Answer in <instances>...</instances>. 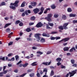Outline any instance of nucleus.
<instances>
[{"instance_id":"obj_1","label":"nucleus","mask_w":77,"mask_h":77,"mask_svg":"<svg viewBox=\"0 0 77 77\" xmlns=\"http://www.w3.org/2000/svg\"><path fill=\"white\" fill-rule=\"evenodd\" d=\"M71 72H69V75H70L69 76L70 77L74 76V74H75L77 73V69H76L72 71H71Z\"/></svg>"},{"instance_id":"obj_2","label":"nucleus","mask_w":77,"mask_h":77,"mask_svg":"<svg viewBox=\"0 0 77 77\" xmlns=\"http://www.w3.org/2000/svg\"><path fill=\"white\" fill-rule=\"evenodd\" d=\"M52 17V14H49L47 17H46L45 18V19L47 20L48 21L50 22L51 21V17Z\"/></svg>"},{"instance_id":"obj_3","label":"nucleus","mask_w":77,"mask_h":77,"mask_svg":"<svg viewBox=\"0 0 77 77\" xmlns=\"http://www.w3.org/2000/svg\"><path fill=\"white\" fill-rule=\"evenodd\" d=\"M41 34L39 33H36L35 34L34 36L37 39H38V40H40L41 38L39 36H40Z\"/></svg>"},{"instance_id":"obj_4","label":"nucleus","mask_w":77,"mask_h":77,"mask_svg":"<svg viewBox=\"0 0 77 77\" xmlns=\"http://www.w3.org/2000/svg\"><path fill=\"white\" fill-rule=\"evenodd\" d=\"M69 40V38H65L63 39H62L61 40H60L59 42L60 43L61 42H62V41H64V42H66L67 41H68Z\"/></svg>"},{"instance_id":"obj_5","label":"nucleus","mask_w":77,"mask_h":77,"mask_svg":"<svg viewBox=\"0 0 77 77\" xmlns=\"http://www.w3.org/2000/svg\"><path fill=\"white\" fill-rule=\"evenodd\" d=\"M33 12H34L35 14H36L39 12V10L38 8H36L33 10Z\"/></svg>"},{"instance_id":"obj_6","label":"nucleus","mask_w":77,"mask_h":77,"mask_svg":"<svg viewBox=\"0 0 77 77\" xmlns=\"http://www.w3.org/2000/svg\"><path fill=\"white\" fill-rule=\"evenodd\" d=\"M42 26V24L40 22L38 23L36 26V27H37V28L41 27Z\"/></svg>"},{"instance_id":"obj_7","label":"nucleus","mask_w":77,"mask_h":77,"mask_svg":"<svg viewBox=\"0 0 77 77\" xmlns=\"http://www.w3.org/2000/svg\"><path fill=\"white\" fill-rule=\"evenodd\" d=\"M20 1L19 0H17L15 1L14 2V5H15V7H18V3H19Z\"/></svg>"},{"instance_id":"obj_8","label":"nucleus","mask_w":77,"mask_h":77,"mask_svg":"<svg viewBox=\"0 0 77 77\" xmlns=\"http://www.w3.org/2000/svg\"><path fill=\"white\" fill-rule=\"evenodd\" d=\"M43 36H45V37H50V35L48 34H46L44 32L42 34Z\"/></svg>"},{"instance_id":"obj_9","label":"nucleus","mask_w":77,"mask_h":77,"mask_svg":"<svg viewBox=\"0 0 77 77\" xmlns=\"http://www.w3.org/2000/svg\"><path fill=\"white\" fill-rule=\"evenodd\" d=\"M6 3L4 2H1V4H0V6L1 7L2 6H6Z\"/></svg>"},{"instance_id":"obj_10","label":"nucleus","mask_w":77,"mask_h":77,"mask_svg":"<svg viewBox=\"0 0 77 77\" xmlns=\"http://www.w3.org/2000/svg\"><path fill=\"white\" fill-rule=\"evenodd\" d=\"M62 18L63 20H66L67 18L66 16L65 15H63L62 16Z\"/></svg>"},{"instance_id":"obj_11","label":"nucleus","mask_w":77,"mask_h":77,"mask_svg":"<svg viewBox=\"0 0 77 77\" xmlns=\"http://www.w3.org/2000/svg\"><path fill=\"white\" fill-rule=\"evenodd\" d=\"M69 48L68 47H65L63 48V50L64 51H68Z\"/></svg>"},{"instance_id":"obj_12","label":"nucleus","mask_w":77,"mask_h":77,"mask_svg":"<svg viewBox=\"0 0 77 77\" xmlns=\"http://www.w3.org/2000/svg\"><path fill=\"white\" fill-rule=\"evenodd\" d=\"M50 11V9L49 8H47L45 10V11L44 13V14H47V11Z\"/></svg>"},{"instance_id":"obj_13","label":"nucleus","mask_w":77,"mask_h":77,"mask_svg":"<svg viewBox=\"0 0 77 77\" xmlns=\"http://www.w3.org/2000/svg\"><path fill=\"white\" fill-rule=\"evenodd\" d=\"M56 60L58 62H60L62 60V59L60 57H58L56 59Z\"/></svg>"},{"instance_id":"obj_14","label":"nucleus","mask_w":77,"mask_h":77,"mask_svg":"<svg viewBox=\"0 0 77 77\" xmlns=\"http://www.w3.org/2000/svg\"><path fill=\"white\" fill-rule=\"evenodd\" d=\"M36 19V17H35V16H32L30 18V20L31 21H34V20H35V19Z\"/></svg>"},{"instance_id":"obj_15","label":"nucleus","mask_w":77,"mask_h":77,"mask_svg":"<svg viewBox=\"0 0 77 77\" xmlns=\"http://www.w3.org/2000/svg\"><path fill=\"white\" fill-rule=\"evenodd\" d=\"M73 50H75V47H72V48H71L69 50L70 52H72L73 51Z\"/></svg>"},{"instance_id":"obj_16","label":"nucleus","mask_w":77,"mask_h":77,"mask_svg":"<svg viewBox=\"0 0 77 77\" xmlns=\"http://www.w3.org/2000/svg\"><path fill=\"white\" fill-rule=\"evenodd\" d=\"M76 15L75 14H70L69 15L70 17H75Z\"/></svg>"},{"instance_id":"obj_17","label":"nucleus","mask_w":77,"mask_h":77,"mask_svg":"<svg viewBox=\"0 0 77 77\" xmlns=\"http://www.w3.org/2000/svg\"><path fill=\"white\" fill-rule=\"evenodd\" d=\"M51 7L52 9H55L56 8V7L54 4L52 5Z\"/></svg>"},{"instance_id":"obj_18","label":"nucleus","mask_w":77,"mask_h":77,"mask_svg":"<svg viewBox=\"0 0 77 77\" xmlns=\"http://www.w3.org/2000/svg\"><path fill=\"white\" fill-rule=\"evenodd\" d=\"M58 29L61 30H63V27L62 26H59L58 27Z\"/></svg>"},{"instance_id":"obj_19","label":"nucleus","mask_w":77,"mask_h":77,"mask_svg":"<svg viewBox=\"0 0 77 77\" xmlns=\"http://www.w3.org/2000/svg\"><path fill=\"white\" fill-rule=\"evenodd\" d=\"M45 41L44 38H42L40 40V42H42V43H43V42H45Z\"/></svg>"},{"instance_id":"obj_20","label":"nucleus","mask_w":77,"mask_h":77,"mask_svg":"<svg viewBox=\"0 0 77 77\" xmlns=\"http://www.w3.org/2000/svg\"><path fill=\"white\" fill-rule=\"evenodd\" d=\"M54 71H53V70H52L51 71V73L50 74V76H53V75H54Z\"/></svg>"},{"instance_id":"obj_21","label":"nucleus","mask_w":77,"mask_h":77,"mask_svg":"<svg viewBox=\"0 0 77 77\" xmlns=\"http://www.w3.org/2000/svg\"><path fill=\"white\" fill-rule=\"evenodd\" d=\"M31 4L32 6H36V2H34V3H31Z\"/></svg>"},{"instance_id":"obj_22","label":"nucleus","mask_w":77,"mask_h":77,"mask_svg":"<svg viewBox=\"0 0 77 77\" xmlns=\"http://www.w3.org/2000/svg\"><path fill=\"white\" fill-rule=\"evenodd\" d=\"M25 2H23L21 5V7H22V8L24 7V6H25Z\"/></svg>"},{"instance_id":"obj_23","label":"nucleus","mask_w":77,"mask_h":77,"mask_svg":"<svg viewBox=\"0 0 77 77\" xmlns=\"http://www.w3.org/2000/svg\"><path fill=\"white\" fill-rule=\"evenodd\" d=\"M67 11L68 12H72V10L71 8H68L67 9Z\"/></svg>"},{"instance_id":"obj_24","label":"nucleus","mask_w":77,"mask_h":77,"mask_svg":"<svg viewBox=\"0 0 77 77\" xmlns=\"http://www.w3.org/2000/svg\"><path fill=\"white\" fill-rule=\"evenodd\" d=\"M70 62L72 64H74V63H75V60L74 59L71 60Z\"/></svg>"},{"instance_id":"obj_25","label":"nucleus","mask_w":77,"mask_h":77,"mask_svg":"<svg viewBox=\"0 0 77 77\" xmlns=\"http://www.w3.org/2000/svg\"><path fill=\"white\" fill-rule=\"evenodd\" d=\"M42 65H45L46 66H47L48 65V62H43L42 63Z\"/></svg>"},{"instance_id":"obj_26","label":"nucleus","mask_w":77,"mask_h":77,"mask_svg":"<svg viewBox=\"0 0 77 77\" xmlns=\"http://www.w3.org/2000/svg\"><path fill=\"white\" fill-rule=\"evenodd\" d=\"M10 24H11V23L6 24L4 26L5 29V28H6V27H8V26H10Z\"/></svg>"},{"instance_id":"obj_27","label":"nucleus","mask_w":77,"mask_h":77,"mask_svg":"<svg viewBox=\"0 0 77 77\" xmlns=\"http://www.w3.org/2000/svg\"><path fill=\"white\" fill-rule=\"evenodd\" d=\"M26 31L27 32H29L31 31V29L30 28H28L26 29Z\"/></svg>"},{"instance_id":"obj_28","label":"nucleus","mask_w":77,"mask_h":77,"mask_svg":"<svg viewBox=\"0 0 77 77\" xmlns=\"http://www.w3.org/2000/svg\"><path fill=\"white\" fill-rule=\"evenodd\" d=\"M10 8H11V9H13V10H15V9H16V8L15 7L13 6H10Z\"/></svg>"},{"instance_id":"obj_29","label":"nucleus","mask_w":77,"mask_h":77,"mask_svg":"<svg viewBox=\"0 0 77 77\" xmlns=\"http://www.w3.org/2000/svg\"><path fill=\"white\" fill-rule=\"evenodd\" d=\"M15 57L16 58V61H18V59L19 58V56H18V55H17L15 56Z\"/></svg>"},{"instance_id":"obj_30","label":"nucleus","mask_w":77,"mask_h":77,"mask_svg":"<svg viewBox=\"0 0 77 77\" xmlns=\"http://www.w3.org/2000/svg\"><path fill=\"white\" fill-rule=\"evenodd\" d=\"M36 62H35L32 63L31 64L32 66H36V65H37V64H36Z\"/></svg>"},{"instance_id":"obj_31","label":"nucleus","mask_w":77,"mask_h":77,"mask_svg":"<svg viewBox=\"0 0 77 77\" xmlns=\"http://www.w3.org/2000/svg\"><path fill=\"white\" fill-rule=\"evenodd\" d=\"M48 24H49V25L50 26H51V27H53V26H54V24L53 23H50L48 22Z\"/></svg>"},{"instance_id":"obj_32","label":"nucleus","mask_w":77,"mask_h":77,"mask_svg":"<svg viewBox=\"0 0 77 77\" xmlns=\"http://www.w3.org/2000/svg\"><path fill=\"white\" fill-rule=\"evenodd\" d=\"M45 9L43 7H42L40 9V11L43 12Z\"/></svg>"},{"instance_id":"obj_33","label":"nucleus","mask_w":77,"mask_h":77,"mask_svg":"<svg viewBox=\"0 0 77 77\" xmlns=\"http://www.w3.org/2000/svg\"><path fill=\"white\" fill-rule=\"evenodd\" d=\"M20 23V21L19 20H17L16 21V22L15 23V24H19Z\"/></svg>"},{"instance_id":"obj_34","label":"nucleus","mask_w":77,"mask_h":77,"mask_svg":"<svg viewBox=\"0 0 77 77\" xmlns=\"http://www.w3.org/2000/svg\"><path fill=\"white\" fill-rule=\"evenodd\" d=\"M29 65L28 63H26L25 64L23 65V67H26L28 65Z\"/></svg>"},{"instance_id":"obj_35","label":"nucleus","mask_w":77,"mask_h":77,"mask_svg":"<svg viewBox=\"0 0 77 77\" xmlns=\"http://www.w3.org/2000/svg\"><path fill=\"white\" fill-rule=\"evenodd\" d=\"M37 53L38 54H40L41 55L43 54V53L42 52H41V51H38L37 52Z\"/></svg>"},{"instance_id":"obj_36","label":"nucleus","mask_w":77,"mask_h":77,"mask_svg":"<svg viewBox=\"0 0 77 77\" xmlns=\"http://www.w3.org/2000/svg\"><path fill=\"white\" fill-rule=\"evenodd\" d=\"M8 46H10L13 44V42H10L9 43H8Z\"/></svg>"},{"instance_id":"obj_37","label":"nucleus","mask_w":77,"mask_h":77,"mask_svg":"<svg viewBox=\"0 0 77 77\" xmlns=\"http://www.w3.org/2000/svg\"><path fill=\"white\" fill-rule=\"evenodd\" d=\"M68 24H69L68 23H65L63 24V26H67Z\"/></svg>"},{"instance_id":"obj_38","label":"nucleus","mask_w":77,"mask_h":77,"mask_svg":"<svg viewBox=\"0 0 77 77\" xmlns=\"http://www.w3.org/2000/svg\"><path fill=\"white\" fill-rule=\"evenodd\" d=\"M63 29H65V30H66V29H68V27H67V26H63Z\"/></svg>"},{"instance_id":"obj_39","label":"nucleus","mask_w":77,"mask_h":77,"mask_svg":"<svg viewBox=\"0 0 77 77\" xmlns=\"http://www.w3.org/2000/svg\"><path fill=\"white\" fill-rule=\"evenodd\" d=\"M77 64H74V63L72 65V66L73 67H77Z\"/></svg>"},{"instance_id":"obj_40","label":"nucleus","mask_w":77,"mask_h":77,"mask_svg":"<svg viewBox=\"0 0 77 77\" xmlns=\"http://www.w3.org/2000/svg\"><path fill=\"white\" fill-rule=\"evenodd\" d=\"M3 74H6L7 73V72H8V71L7 70H3Z\"/></svg>"},{"instance_id":"obj_41","label":"nucleus","mask_w":77,"mask_h":77,"mask_svg":"<svg viewBox=\"0 0 77 77\" xmlns=\"http://www.w3.org/2000/svg\"><path fill=\"white\" fill-rule=\"evenodd\" d=\"M52 29V27L51 28V27H50L48 26H46V29H48L49 30L50 29Z\"/></svg>"},{"instance_id":"obj_42","label":"nucleus","mask_w":77,"mask_h":77,"mask_svg":"<svg viewBox=\"0 0 77 77\" xmlns=\"http://www.w3.org/2000/svg\"><path fill=\"white\" fill-rule=\"evenodd\" d=\"M54 17L55 18H57L59 17V15L55 14L54 15Z\"/></svg>"},{"instance_id":"obj_43","label":"nucleus","mask_w":77,"mask_h":77,"mask_svg":"<svg viewBox=\"0 0 77 77\" xmlns=\"http://www.w3.org/2000/svg\"><path fill=\"white\" fill-rule=\"evenodd\" d=\"M57 32H56V31H53L51 32V34H56L57 33Z\"/></svg>"},{"instance_id":"obj_44","label":"nucleus","mask_w":77,"mask_h":77,"mask_svg":"<svg viewBox=\"0 0 77 77\" xmlns=\"http://www.w3.org/2000/svg\"><path fill=\"white\" fill-rule=\"evenodd\" d=\"M26 73H24L23 74L21 75L19 77H24L26 75Z\"/></svg>"},{"instance_id":"obj_45","label":"nucleus","mask_w":77,"mask_h":77,"mask_svg":"<svg viewBox=\"0 0 77 77\" xmlns=\"http://www.w3.org/2000/svg\"><path fill=\"white\" fill-rule=\"evenodd\" d=\"M27 40L28 41H32V39L31 38H27Z\"/></svg>"},{"instance_id":"obj_46","label":"nucleus","mask_w":77,"mask_h":77,"mask_svg":"<svg viewBox=\"0 0 77 77\" xmlns=\"http://www.w3.org/2000/svg\"><path fill=\"white\" fill-rule=\"evenodd\" d=\"M61 68L62 69H65V68H66V67L65 66H61Z\"/></svg>"},{"instance_id":"obj_47","label":"nucleus","mask_w":77,"mask_h":77,"mask_svg":"<svg viewBox=\"0 0 77 77\" xmlns=\"http://www.w3.org/2000/svg\"><path fill=\"white\" fill-rule=\"evenodd\" d=\"M10 31V29L9 28L7 29L6 30V32H9Z\"/></svg>"},{"instance_id":"obj_48","label":"nucleus","mask_w":77,"mask_h":77,"mask_svg":"<svg viewBox=\"0 0 77 77\" xmlns=\"http://www.w3.org/2000/svg\"><path fill=\"white\" fill-rule=\"evenodd\" d=\"M13 55V54H12V53H10L8 55V57H10V56H11V55Z\"/></svg>"},{"instance_id":"obj_49","label":"nucleus","mask_w":77,"mask_h":77,"mask_svg":"<svg viewBox=\"0 0 77 77\" xmlns=\"http://www.w3.org/2000/svg\"><path fill=\"white\" fill-rule=\"evenodd\" d=\"M19 26H23V23L22 22L20 23L19 24Z\"/></svg>"},{"instance_id":"obj_50","label":"nucleus","mask_w":77,"mask_h":77,"mask_svg":"<svg viewBox=\"0 0 77 77\" xmlns=\"http://www.w3.org/2000/svg\"><path fill=\"white\" fill-rule=\"evenodd\" d=\"M34 75H35V74L33 73L29 75L30 77H33L34 76Z\"/></svg>"},{"instance_id":"obj_51","label":"nucleus","mask_w":77,"mask_h":77,"mask_svg":"<svg viewBox=\"0 0 77 77\" xmlns=\"http://www.w3.org/2000/svg\"><path fill=\"white\" fill-rule=\"evenodd\" d=\"M18 71V69H16L14 70V72H16V73H17Z\"/></svg>"},{"instance_id":"obj_52","label":"nucleus","mask_w":77,"mask_h":77,"mask_svg":"<svg viewBox=\"0 0 77 77\" xmlns=\"http://www.w3.org/2000/svg\"><path fill=\"white\" fill-rule=\"evenodd\" d=\"M21 62H22V61H19V62H18L16 64V65H19V64H20V63H21Z\"/></svg>"},{"instance_id":"obj_53","label":"nucleus","mask_w":77,"mask_h":77,"mask_svg":"<svg viewBox=\"0 0 77 77\" xmlns=\"http://www.w3.org/2000/svg\"><path fill=\"white\" fill-rule=\"evenodd\" d=\"M36 75L37 77H40V74H39V73H37L36 74Z\"/></svg>"},{"instance_id":"obj_54","label":"nucleus","mask_w":77,"mask_h":77,"mask_svg":"<svg viewBox=\"0 0 77 77\" xmlns=\"http://www.w3.org/2000/svg\"><path fill=\"white\" fill-rule=\"evenodd\" d=\"M20 12H23L24 11V9H21L20 10Z\"/></svg>"},{"instance_id":"obj_55","label":"nucleus","mask_w":77,"mask_h":77,"mask_svg":"<svg viewBox=\"0 0 77 77\" xmlns=\"http://www.w3.org/2000/svg\"><path fill=\"white\" fill-rule=\"evenodd\" d=\"M3 72H1L0 73V76L1 77H2V76H3Z\"/></svg>"},{"instance_id":"obj_56","label":"nucleus","mask_w":77,"mask_h":77,"mask_svg":"<svg viewBox=\"0 0 77 77\" xmlns=\"http://www.w3.org/2000/svg\"><path fill=\"white\" fill-rule=\"evenodd\" d=\"M34 24V23H29V26H32V25H33Z\"/></svg>"},{"instance_id":"obj_57","label":"nucleus","mask_w":77,"mask_h":77,"mask_svg":"<svg viewBox=\"0 0 77 77\" xmlns=\"http://www.w3.org/2000/svg\"><path fill=\"white\" fill-rule=\"evenodd\" d=\"M50 53H51V51H48L47 53V54H49Z\"/></svg>"},{"instance_id":"obj_58","label":"nucleus","mask_w":77,"mask_h":77,"mask_svg":"<svg viewBox=\"0 0 77 77\" xmlns=\"http://www.w3.org/2000/svg\"><path fill=\"white\" fill-rule=\"evenodd\" d=\"M34 45H35V46H37V47L40 46V44H34Z\"/></svg>"},{"instance_id":"obj_59","label":"nucleus","mask_w":77,"mask_h":77,"mask_svg":"<svg viewBox=\"0 0 77 77\" xmlns=\"http://www.w3.org/2000/svg\"><path fill=\"white\" fill-rule=\"evenodd\" d=\"M1 60H5V57H2V56L1 58Z\"/></svg>"},{"instance_id":"obj_60","label":"nucleus","mask_w":77,"mask_h":77,"mask_svg":"<svg viewBox=\"0 0 77 77\" xmlns=\"http://www.w3.org/2000/svg\"><path fill=\"white\" fill-rule=\"evenodd\" d=\"M43 11H41L40 12L38 13V14L39 15H41L42 14V13H43Z\"/></svg>"},{"instance_id":"obj_61","label":"nucleus","mask_w":77,"mask_h":77,"mask_svg":"<svg viewBox=\"0 0 77 77\" xmlns=\"http://www.w3.org/2000/svg\"><path fill=\"white\" fill-rule=\"evenodd\" d=\"M25 13L24 12H23L22 14V17H24V16H25Z\"/></svg>"},{"instance_id":"obj_62","label":"nucleus","mask_w":77,"mask_h":77,"mask_svg":"<svg viewBox=\"0 0 77 77\" xmlns=\"http://www.w3.org/2000/svg\"><path fill=\"white\" fill-rule=\"evenodd\" d=\"M11 60L12 61H14L15 60V58L13 57L11 59Z\"/></svg>"},{"instance_id":"obj_63","label":"nucleus","mask_w":77,"mask_h":77,"mask_svg":"<svg viewBox=\"0 0 77 77\" xmlns=\"http://www.w3.org/2000/svg\"><path fill=\"white\" fill-rule=\"evenodd\" d=\"M31 71H32V69H29V70H27V72H31Z\"/></svg>"},{"instance_id":"obj_64","label":"nucleus","mask_w":77,"mask_h":77,"mask_svg":"<svg viewBox=\"0 0 77 77\" xmlns=\"http://www.w3.org/2000/svg\"><path fill=\"white\" fill-rule=\"evenodd\" d=\"M43 72H47V69H45L43 70Z\"/></svg>"}]
</instances>
